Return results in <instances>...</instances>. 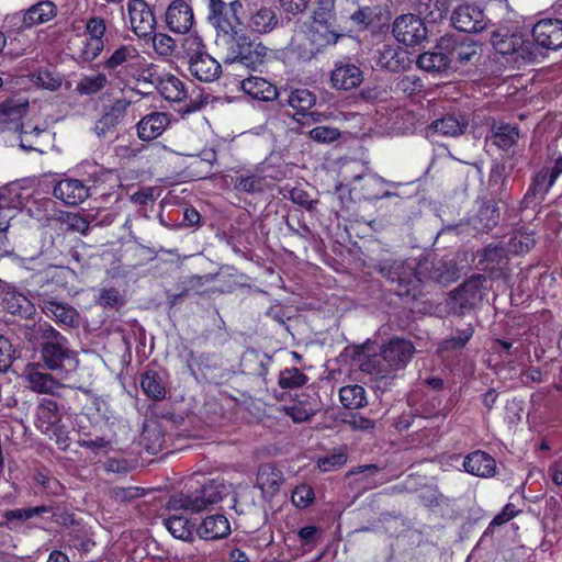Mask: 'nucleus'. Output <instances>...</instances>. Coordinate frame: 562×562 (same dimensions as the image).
Here are the masks:
<instances>
[{
    "label": "nucleus",
    "instance_id": "obj_1",
    "mask_svg": "<svg viewBox=\"0 0 562 562\" xmlns=\"http://www.w3.org/2000/svg\"><path fill=\"white\" fill-rule=\"evenodd\" d=\"M24 338L33 342L40 340V358L45 369L56 372L60 380L68 379L79 366L77 352L70 348L68 339L49 323L43 322L25 327Z\"/></svg>",
    "mask_w": 562,
    "mask_h": 562
},
{
    "label": "nucleus",
    "instance_id": "obj_2",
    "mask_svg": "<svg viewBox=\"0 0 562 562\" xmlns=\"http://www.w3.org/2000/svg\"><path fill=\"white\" fill-rule=\"evenodd\" d=\"M416 349L412 341L404 338H392L384 344L379 353L369 356L361 363V370L378 379L396 376L412 360Z\"/></svg>",
    "mask_w": 562,
    "mask_h": 562
},
{
    "label": "nucleus",
    "instance_id": "obj_3",
    "mask_svg": "<svg viewBox=\"0 0 562 562\" xmlns=\"http://www.w3.org/2000/svg\"><path fill=\"white\" fill-rule=\"evenodd\" d=\"M420 261L411 258L406 260L384 258L375 261L372 268L392 284L398 296L415 300L422 294L423 280L419 276Z\"/></svg>",
    "mask_w": 562,
    "mask_h": 562
},
{
    "label": "nucleus",
    "instance_id": "obj_4",
    "mask_svg": "<svg viewBox=\"0 0 562 562\" xmlns=\"http://www.w3.org/2000/svg\"><path fill=\"white\" fill-rule=\"evenodd\" d=\"M229 494V486L223 481L210 480L192 492L181 493L170 498V509H183L190 513L209 510Z\"/></svg>",
    "mask_w": 562,
    "mask_h": 562
},
{
    "label": "nucleus",
    "instance_id": "obj_5",
    "mask_svg": "<svg viewBox=\"0 0 562 562\" xmlns=\"http://www.w3.org/2000/svg\"><path fill=\"white\" fill-rule=\"evenodd\" d=\"M182 47L188 57L190 74L200 81L211 82L217 79L222 72L220 63L204 50L201 37L189 35L182 42Z\"/></svg>",
    "mask_w": 562,
    "mask_h": 562
},
{
    "label": "nucleus",
    "instance_id": "obj_6",
    "mask_svg": "<svg viewBox=\"0 0 562 562\" xmlns=\"http://www.w3.org/2000/svg\"><path fill=\"white\" fill-rule=\"evenodd\" d=\"M335 5L317 4L312 14V23L307 30L310 41L317 47L337 43L341 34L336 27Z\"/></svg>",
    "mask_w": 562,
    "mask_h": 562
},
{
    "label": "nucleus",
    "instance_id": "obj_7",
    "mask_svg": "<svg viewBox=\"0 0 562 562\" xmlns=\"http://www.w3.org/2000/svg\"><path fill=\"white\" fill-rule=\"evenodd\" d=\"M485 282L486 277L483 274H474L467 279L450 292L448 303L450 310L457 315H463L467 311L475 307L485 295Z\"/></svg>",
    "mask_w": 562,
    "mask_h": 562
},
{
    "label": "nucleus",
    "instance_id": "obj_8",
    "mask_svg": "<svg viewBox=\"0 0 562 562\" xmlns=\"http://www.w3.org/2000/svg\"><path fill=\"white\" fill-rule=\"evenodd\" d=\"M241 11L243 4L239 0H209L206 19L215 29L216 36H220V33L239 30L243 25L239 16Z\"/></svg>",
    "mask_w": 562,
    "mask_h": 562
},
{
    "label": "nucleus",
    "instance_id": "obj_9",
    "mask_svg": "<svg viewBox=\"0 0 562 562\" xmlns=\"http://www.w3.org/2000/svg\"><path fill=\"white\" fill-rule=\"evenodd\" d=\"M394 37L406 46L422 44L427 38V27L416 14L406 13L397 16L392 24Z\"/></svg>",
    "mask_w": 562,
    "mask_h": 562
},
{
    "label": "nucleus",
    "instance_id": "obj_10",
    "mask_svg": "<svg viewBox=\"0 0 562 562\" xmlns=\"http://www.w3.org/2000/svg\"><path fill=\"white\" fill-rule=\"evenodd\" d=\"M419 261V276H422L423 284L431 281L441 285H448L459 277V270L452 261L431 259L429 257H424Z\"/></svg>",
    "mask_w": 562,
    "mask_h": 562
},
{
    "label": "nucleus",
    "instance_id": "obj_11",
    "mask_svg": "<svg viewBox=\"0 0 562 562\" xmlns=\"http://www.w3.org/2000/svg\"><path fill=\"white\" fill-rule=\"evenodd\" d=\"M439 48L449 54L451 64L457 61L461 65L472 63L480 56V46L469 37L442 36L439 40Z\"/></svg>",
    "mask_w": 562,
    "mask_h": 562
},
{
    "label": "nucleus",
    "instance_id": "obj_12",
    "mask_svg": "<svg viewBox=\"0 0 562 562\" xmlns=\"http://www.w3.org/2000/svg\"><path fill=\"white\" fill-rule=\"evenodd\" d=\"M451 23L460 32L479 33L486 29L488 20L480 7L461 4L453 10Z\"/></svg>",
    "mask_w": 562,
    "mask_h": 562
},
{
    "label": "nucleus",
    "instance_id": "obj_13",
    "mask_svg": "<svg viewBox=\"0 0 562 562\" xmlns=\"http://www.w3.org/2000/svg\"><path fill=\"white\" fill-rule=\"evenodd\" d=\"M363 79V71L349 58L336 61L330 71V83L336 90L348 91L358 88Z\"/></svg>",
    "mask_w": 562,
    "mask_h": 562
},
{
    "label": "nucleus",
    "instance_id": "obj_14",
    "mask_svg": "<svg viewBox=\"0 0 562 562\" xmlns=\"http://www.w3.org/2000/svg\"><path fill=\"white\" fill-rule=\"evenodd\" d=\"M477 265L481 270L488 273L493 279H499L505 276L508 265V254L501 244H490L477 252Z\"/></svg>",
    "mask_w": 562,
    "mask_h": 562
},
{
    "label": "nucleus",
    "instance_id": "obj_15",
    "mask_svg": "<svg viewBox=\"0 0 562 562\" xmlns=\"http://www.w3.org/2000/svg\"><path fill=\"white\" fill-rule=\"evenodd\" d=\"M132 31L138 37H146L154 34L156 18L145 0H131L127 4Z\"/></svg>",
    "mask_w": 562,
    "mask_h": 562
},
{
    "label": "nucleus",
    "instance_id": "obj_16",
    "mask_svg": "<svg viewBox=\"0 0 562 562\" xmlns=\"http://www.w3.org/2000/svg\"><path fill=\"white\" fill-rule=\"evenodd\" d=\"M42 312L65 328H77L80 325L79 312L68 303L57 302L49 296L42 297Z\"/></svg>",
    "mask_w": 562,
    "mask_h": 562
},
{
    "label": "nucleus",
    "instance_id": "obj_17",
    "mask_svg": "<svg viewBox=\"0 0 562 562\" xmlns=\"http://www.w3.org/2000/svg\"><path fill=\"white\" fill-rule=\"evenodd\" d=\"M532 36L543 48L557 50L562 48V20L542 19L532 27Z\"/></svg>",
    "mask_w": 562,
    "mask_h": 562
},
{
    "label": "nucleus",
    "instance_id": "obj_18",
    "mask_svg": "<svg viewBox=\"0 0 562 562\" xmlns=\"http://www.w3.org/2000/svg\"><path fill=\"white\" fill-rule=\"evenodd\" d=\"M90 190L91 187L85 181L66 178L55 184L53 195L66 205L76 206L90 195Z\"/></svg>",
    "mask_w": 562,
    "mask_h": 562
},
{
    "label": "nucleus",
    "instance_id": "obj_19",
    "mask_svg": "<svg viewBox=\"0 0 562 562\" xmlns=\"http://www.w3.org/2000/svg\"><path fill=\"white\" fill-rule=\"evenodd\" d=\"M131 101L126 99H117L112 106L95 122L94 132L100 138L113 137L116 126L122 122L126 114Z\"/></svg>",
    "mask_w": 562,
    "mask_h": 562
},
{
    "label": "nucleus",
    "instance_id": "obj_20",
    "mask_svg": "<svg viewBox=\"0 0 562 562\" xmlns=\"http://www.w3.org/2000/svg\"><path fill=\"white\" fill-rule=\"evenodd\" d=\"M194 22L192 8L183 0H173L166 11V23L173 33H188Z\"/></svg>",
    "mask_w": 562,
    "mask_h": 562
},
{
    "label": "nucleus",
    "instance_id": "obj_21",
    "mask_svg": "<svg viewBox=\"0 0 562 562\" xmlns=\"http://www.w3.org/2000/svg\"><path fill=\"white\" fill-rule=\"evenodd\" d=\"M250 38L245 34L241 26L239 30H233L227 33H220L216 36V45L222 54L225 64H233L236 61L240 50L245 48Z\"/></svg>",
    "mask_w": 562,
    "mask_h": 562
},
{
    "label": "nucleus",
    "instance_id": "obj_22",
    "mask_svg": "<svg viewBox=\"0 0 562 562\" xmlns=\"http://www.w3.org/2000/svg\"><path fill=\"white\" fill-rule=\"evenodd\" d=\"M376 53V65L387 71L400 72L411 66L407 50L400 46L384 44Z\"/></svg>",
    "mask_w": 562,
    "mask_h": 562
},
{
    "label": "nucleus",
    "instance_id": "obj_23",
    "mask_svg": "<svg viewBox=\"0 0 562 562\" xmlns=\"http://www.w3.org/2000/svg\"><path fill=\"white\" fill-rule=\"evenodd\" d=\"M38 366L40 363L29 366L24 372V379L29 387L40 394L54 395L63 386L58 380L59 378L41 371Z\"/></svg>",
    "mask_w": 562,
    "mask_h": 562
},
{
    "label": "nucleus",
    "instance_id": "obj_24",
    "mask_svg": "<svg viewBox=\"0 0 562 562\" xmlns=\"http://www.w3.org/2000/svg\"><path fill=\"white\" fill-rule=\"evenodd\" d=\"M469 120L464 114H446L430 123L427 128L428 135L440 134L443 136L457 137L467 131Z\"/></svg>",
    "mask_w": 562,
    "mask_h": 562
},
{
    "label": "nucleus",
    "instance_id": "obj_25",
    "mask_svg": "<svg viewBox=\"0 0 562 562\" xmlns=\"http://www.w3.org/2000/svg\"><path fill=\"white\" fill-rule=\"evenodd\" d=\"M27 103L16 100H5L0 103V132L22 130V117L27 112Z\"/></svg>",
    "mask_w": 562,
    "mask_h": 562
},
{
    "label": "nucleus",
    "instance_id": "obj_26",
    "mask_svg": "<svg viewBox=\"0 0 562 562\" xmlns=\"http://www.w3.org/2000/svg\"><path fill=\"white\" fill-rule=\"evenodd\" d=\"M169 123L167 113L153 112L137 123V135L142 140H153L162 134Z\"/></svg>",
    "mask_w": 562,
    "mask_h": 562
},
{
    "label": "nucleus",
    "instance_id": "obj_27",
    "mask_svg": "<svg viewBox=\"0 0 562 562\" xmlns=\"http://www.w3.org/2000/svg\"><path fill=\"white\" fill-rule=\"evenodd\" d=\"M463 468L472 475L491 477L496 472V461L488 453L476 450L464 458Z\"/></svg>",
    "mask_w": 562,
    "mask_h": 562
},
{
    "label": "nucleus",
    "instance_id": "obj_28",
    "mask_svg": "<svg viewBox=\"0 0 562 562\" xmlns=\"http://www.w3.org/2000/svg\"><path fill=\"white\" fill-rule=\"evenodd\" d=\"M283 473L273 463L261 464L257 472V486L267 497L274 496L283 483Z\"/></svg>",
    "mask_w": 562,
    "mask_h": 562
},
{
    "label": "nucleus",
    "instance_id": "obj_29",
    "mask_svg": "<svg viewBox=\"0 0 562 562\" xmlns=\"http://www.w3.org/2000/svg\"><path fill=\"white\" fill-rule=\"evenodd\" d=\"M417 66L430 74L446 72L451 67V57L439 48V42L432 50L425 52L418 56Z\"/></svg>",
    "mask_w": 562,
    "mask_h": 562
},
{
    "label": "nucleus",
    "instance_id": "obj_30",
    "mask_svg": "<svg viewBox=\"0 0 562 562\" xmlns=\"http://www.w3.org/2000/svg\"><path fill=\"white\" fill-rule=\"evenodd\" d=\"M231 533V525L224 515H211L204 518L198 528V535L205 540L226 538Z\"/></svg>",
    "mask_w": 562,
    "mask_h": 562
},
{
    "label": "nucleus",
    "instance_id": "obj_31",
    "mask_svg": "<svg viewBox=\"0 0 562 562\" xmlns=\"http://www.w3.org/2000/svg\"><path fill=\"white\" fill-rule=\"evenodd\" d=\"M241 89L252 99L272 101L278 97L277 88L265 78L250 76L241 81Z\"/></svg>",
    "mask_w": 562,
    "mask_h": 562
},
{
    "label": "nucleus",
    "instance_id": "obj_32",
    "mask_svg": "<svg viewBox=\"0 0 562 562\" xmlns=\"http://www.w3.org/2000/svg\"><path fill=\"white\" fill-rule=\"evenodd\" d=\"M142 57L132 45H122L106 59L105 68L116 71L119 68H134L139 65Z\"/></svg>",
    "mask_w": 562,
    "mask_h": 562
},
{
    "label": "nucleus",
    "instance_id": "obj_33",
    "mask_svg": "<svg viewBox=\"0 0 562 562\" xmlns=\"http://www.w3.org/2000/svg\"><path fill=\"white\" fill-rule=\"evenodd\" d=\"M156 87L168 101L181 102L187 98V90L182 80L173 75H166L156 80Z\"/></svg>",
    "mask_w": 562,
    "mask_h": 562
},
{
    "label": "nucleus",
    "instance_id": "obj_34",
    "mask_svg": "<svg viewBox=\"0 0 562 562\" xmlns=\"http://www.w3.org/2000/svg\"><path fill=\"white\" fill-rule=\"evenodd\" d=\"M36 415V426L44 434L50 431L61 419L57 403L47 398L42 400Z\"/></svg>",
    "mask_w": 562,
    "mask_h": 562
},
{
    "label": "nucleus",
    "instance_id": "obj_35",
    "mask_svg": "<svg viewBox=\"0 0 562 562\" xmlns=\"http://www.w3.org/2000/svg\"><path fill=\"white\" fill-rule=\"evenodd\" d=\"M57 14V7L54 2L44 0L29 8L23 18L26 26L42 24L50 21Z\"/></svg>",
    "mask_w": 562,
    "mask_h": 562
},
{
    "label": "nucleus",
    "instance_id": "obj_36",
    "mask_svg": "<svg viewBox=\"0 0 562 562\" xmlns=\"http://www.w3.org/2000/svg\"><path fill=\"white\" fill-rule=\"evenodd\" d=\"M2 304L8 313L23 318L31 317L35 311L32 302L25 295L18 292H7Z\"/></svg>",
    "mask_w": 562,
    "mask_h": 562
},
{
    "label": "nucleus",
    "instance_id": "obj_37",
    "mask_svg": "<svg viewBox=\"0 0 562 562\" xmlns=\"http://www.w3.org/2000/svg\"><path fill=\"white\" fill-rule=\"evenodd\" d=\"M491 41L495 50L502 55L516 54L520 50L525 52V41L520 34H502L497 32L493 34ZM520 56L522 57L524 53H521Z\"/></svg>",
    "mask_w": 562,
    "mask_h": 562
},
{
    "label": "nucleus",
    "instance_id": "obj_38",
    "mask_svg": "<svg viewBox=\"0 0 562 562\" xmlns=\"http://www.w3.org/2000/svg\"><path fill=\"white\" fill-rule=\"evenodd\" d=\"M267 47L256 41H249L248 44L240 50L239 56L235 63H239L250 69H256L262 65L267 57Z\"/></svg>",
    "mask_w": 562,
    "mask_h": 562
},
{
    "label": "nucleus",
    "instance_id": "obj_39",
    "mask_svg": "<svg viewBox=\"0 0 562 562\" xmlns=\"http://www.w3.org/2000/svg\"><path fill=\"white\" fill-rule=\"evenodd\" d=\"M493 144L503 150L512 148L519 139V130L510 124L499 123L492 126Z\"/></svg>",
    "mask_w": 562,
    "mask_h": 562
},
{
    "label": "nucleus",
    "instance_id": "obj_40",
    "mask_svg": "<svg viewBox=\"0 0 562 562\" xmlns=\"http://www.w3.org/2000/svg\"><path fill=\"white\" fill-rule=\"evenodd\" d=\"M140 387L148 397L155 401H161L166 397L165 384L158 372L154 370H148L142 374Z\"/></svg>",
    "mask_w": 562,
    "mask_h": 562
},
{
    "label": "nucleus",
    "instance_id": "obj_41",
    "mask_svg": "<svg viewBox=\"0 0 562 562\" xmlns=\"http://www.w3.org/2000/svg\"><path fill=\"white\" fill-rule=\"evenodd\" d=\"M339 400L346 408H361L367 405L366 390L359 384L345 385L339 390Z\"/></svg>",
    "mask_w": 562,
    "mask_h": 562
},
{
    "label": "nucleus",
    "instance_id": "obj_42",
    "mask_svg": "<svg viewBox=\"0 0 562 562\" xmlns=\"http://www.w3.org/2000/svg\"><path fill=\"white\" fill-rule=\"evenodd\" d=\"M271 361L272 358L266 353H261L256 350H248L243 356L241 363L249 373L257 376H265Z\"/></svg>",
    "mask_w": 562,
    "mask_h": 562
},
{
    "label": "nucleus",
    "instance_id": "obj_43",
    "mask_svg": "<svg viewBox=\"0 0 562 562\" xmlns=\"http://www.w3.org/2000/svg\"><path fill=\"white\" fill-rule=\"evenodd\" d=\"M288 103L296 110V114L313 116L314 113H307V111L315 105L316 97L307 89H296L289 94Z\"/></svg>",
    "mask_w": 562,
    "mask_h": 562
},
{
    "label": "nucleus",
    "instance_id": "obj_44",
    "mask_svg": "<svg viewBox=\"0 0 562 562\" xmlns=\"http://www.w3.org/2000/svg\"><path fill=\"white\" fill-rule=\"evenodd\" d=\"M473 334L474 329L471 325L462 329H457L450 337L439 344L438 351L442 353L461 350L472 338Z\"/></svg>",
    "mask_w": 562,
    "mask_h": 562
},
{
    "label": "nucleus",
    "instance_id": "obj_45",
    "mask_svg": "<svg viewBox=\"0 0 562 562\" xmlns=\"http://www.w3.org/2000/svg\"><path fill=\"white\" fill-rule=\"evenodd\" d=\"M355 180H362L361 191L366 199L378 200L380 190L384 186L398 187L400 183L389 182L378 175L357 176Z\"/></svg>",
    "mask_w": 562,
    "mask_h": 562
},
{
    "label": "nucleus",
    "instance_id": "obj_46",
    "mask_svg": "<svg viewBox=\"0 0 562 562\" xmlns=\"http://www.w3.org/2000/svg\"><path fill=\"white\" fill-rule=\"evenodd\" d=\"M69 262L70 261H67V263H69ZM65 267H66V262L61 260L57 265H47L45 268H43L42 271H38L37 273H34L32 276L33 282L35 284H37L41 290H43L41 293V295H43V297H45V295L47 294V290L45 288L47 285H49V283H55V284L60 283L61 280H60L57 269L65 268Z\"/></svg>",
    "mask_w": 562,
    "mask_h": 562
},
{
    "label": "nucleus",
    "instance_id": "obj_47",
    "mask_svg": "<svg viewBox=\"0 0 562 562\" xmlns=\"http://www.w3.org/2000/svg\"><path fill=\"white\" fill-rule=\"evenodd\" d=\"M278 24L276 12L271 8H261L250 19V26L258 33H268Z\"/></svg>",
    "mask_w": 562,
    "mask_h": 562
},
{
    "label": "nucleus",
    "instance_id": "obj_48",
    "mask_svg": "<svg viewBox=\"0 0 562 562\" xmlns=\"http://www.w3.org/2000/svg\"><path fill=\"white\" fill-rule=\"evenodd\" d=\"M166 528L177 539L187 540L192 536L189 520L181 515H172L164 520Z\"/></svg>",
    "mask_w": 562,
    "mask_h": 562
},
{
    "label": "nucleus",
    "instance_id": "obj_49",
    "mask_svg": "<svg viewBox=\"0 0 562 562\" xmlns=\"http://www.w3.org/2000/svg\"><path fill=\"white\" fill-rule=\"evenodd\" d=\"M232 183L239 192L254 193L261 190L262 180L255 173L246 172L233 177Z\"/></svg>",
    "mask_w": 562,
    "mask_h": 562
},
{
    "label": "nucleus",
    "instance_id": "obj_50",
    "mask_svg": "<svg viewBox=\"0 0 562 562\" xmlns=\"http://www.w3.org/2000/svg\"><path fill=\"white\" fill-rule=\"evenodd\" d=\"M419 8L431 22L442 20L448 12L447 0H420Z\"/></svg>",
    "mask_w": 562,
    "mask_h": 562
},
{
    "label": "nucleus",
    "instance_id": "obj_51",
    "mask_svg": "<svg viewBox=\"0 0 562 562\" xmlns=\"http://www.w3.org/2000/svg\"><path fill=\"white\" fill-rule=\"evenodd\" d=\"M108 82V78L104 74H98L94 76L83 77L76 87V90L80 94H94L101 91Z\"/></svg>",
    "mask_w": 562,
    "mask_h": 562
},
{
    "label": "nucleus",
    "instance_id": "obj_52",
    "mask_svg": "<svg viewBox=\"0 0 562 562\" xmlns=\"http://www.w3.org/2000/svg\"><path fill=\"white\" fill-rule=\"evenodd\" d=\"M347 462V453L345 448L335 449L331 453L318 459L317 465L324 471H335Z\"/></svg>",
    "mask_w": 562,
    "mask_h": 562
},
{
    "label": "nucleus",
    "instance_id": "obj_53",
    "mask_svg": "<svg viewBox=\"0 0 562 562\" xmlns=\"http://www.w3.org/2000/svg\"><path fill=\"white\" fill-rule=\"evenodd\" d=\"M307 382V376L297 368H289L280 372L279 385L282 389L301 387Z\"/></svg>",
    "mask_w": 562,
    "mask_h": 562
},
{
    "label": "nucleus",
    "instance_id": "obj_54",
    "mask_svg": "<svg viewBox=\"0 0 562 562\" xmlns=\"http://www.w3.org/2000/svg\"><path fill=\"white\" fill-rule=\"evenodd\" d=\"M144 495V490L137 486H114L110 488L109 496L117 503H128Z\"/></svg>",
    "mask_w": 562,
    "mask_h": 562
},
{
    "label": "nucleus",
    "instance_id": "obj_55",
    "mask_svg": "<svg viewBox=\"0 0 562 562\" xmlns=\"http://www.w3.org/2000/svg\"><path fill=\"white\" fill-rule=\"evenodd\" d=\"M49 510L48 506H35L30 508H18L12 510H7L4 517L9 521L19 520L25 521L35 516L43 515Z\"/></svg>",
    "mask_w": 562,
    "mask_h": 562
},
{
    "label": "nucleus",
    "instance_id": "obj_56",
    "mask_svg": "<svg viewBox=\"0 0 562 562\" xmlns=\"http://www.w3.org/2000/svg\"><path fill=\"white\" fill-rule=\"evenodd\" d=\"M549 168L541 169L535 177L531 187L529 188L526 198L540 196L544 198V194L549 191L552 186H549Z\"/></svg>",
    "mask_w": 562,
    "mask_h": 562
},
{
    "label": "nucleus",
    "instance_id": "obj_57",
    "mask_svg": "<svg viewBox=\"0 0 562 562\" xmlns=\"http://www.w3.org/2000/svg\"><path fill=\"white\" fill-rule=\"evenodd\" d=\"M15 359V349L10 339L0 335V372H7Z\"/></svg>",
    "mask_w": 562,
    "mask_h": 562
},
{
    "label": "nucleus",
    "instance_id": "obj_58",
    "mask_svg": "<svg viewBox=\"0 0 562 562\" xmlns=\"http://www.w3.org/2000/svg\"><path fill=\"white\" fill-rule=\"evenodd\" d=\"M153 47L157 54L160 56H171L176 49L175 40L164 33L154 34L153 36Z\"/></svg>",
    "mask_w": 562,
    "mask_h": 562
},
{
    "label": "nucleus",
    "instance_id": "obj_59",
    "mask_svg": "<svg viewBox=\"0 0 562 562\" xmlns=\"http://www.w3.org/2000/svg\"><path fill=\"white\" fill-rule=\"evenodd\" d=\"M34 82L42 88L56 91L61 87V77L49 70H40L34 76Z\"/></svg>",
    "mask_w": 562,
    "mask_h": 562
},
{
    "label": "nucleus",
    "instance_id": "obj_60",
    "mask_svg": "<svg viewBox=\"0 0 562 562\" xmlns=\"http://www.w3.org/2000/svg\"><path fill=\"white\" fill-rule=\"evenodd\" d=\"M314 491L306 484L296 486L292 493V503L297 508H305L314 501Z\"/></svg>",
    "mask_w": 562,
    "mask_h": 562
},
{
    "label": "nucleus",
    "instance_id": "obj_61",
    "mask_svg": "<svg viewBox=\"0 0 562 562\" xmlns=\"http://www.w3.org/2000/svg\"><path fill=\"white\" fill-rule=\"evenodd\" d=\"M423 88V83L419 77L415 75L401 76L395 81L396 91H401L406 94H413Z\"/></svg>",
    "mask_w": 562,
    "mask_h": 562
},
{
    "label": "nucleus",
    "instance_id": "obj_62",
    "mask_svg": "<svg viewBox=\"0 0 562 562\" xmlns=\"http://www.w3.org/2000/svg\"><path fill=\"white\" fill-rule=\"evenodd\" d=\"M308 135L317 143H331L340 137V132L338 128L322 125L311 130Z\"/></svg>",
    "mask_w": 562,
    "mask_h": 562
},
{
    "label": "nucleus",
    "instance_id": "obj_63",
    "mask_svg": "<svg viewBox=\"0 0 562 562\" xmlns=\"http://www.w3.org/2000/svg\"><path fill=\"white\" fill-rule=\"evenodd\" d=\"M477 217L483 223L482 227L490 231L497 225L499 213L494 205H486L480 210Z\"/></svg>",
    "mask_w": 562,
    "mask_h": 562
},
{
    "label": "nucleus",
    "instance_id": "obj_64",
    "mask_svg": "<svg viewBox=\"0 0 562 562\" xmlns=\"http://www.w3.org/2000/svg\"><path fill=\"white\" fill-rule=\"evenodd\" d=\"M105 30V21L101 16H91L86 23V32L90 38L103 40Z\"/></svg>",
    "mask_w": 562,
    "mask_h": 562
}]
</instances>
